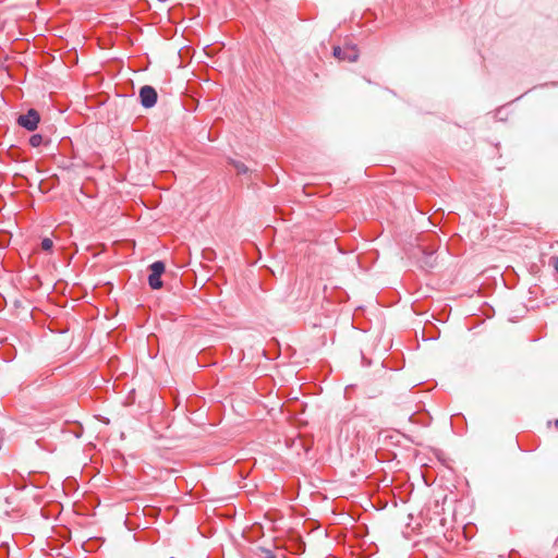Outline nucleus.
Wrapping results in <instances>:
<instances>
[{"instance_id":"423d86ee","label":"nucleus","mask_w":558,"mask_h":558,"mask_svg":"<svg viewBox=\"0 0 558 558\" xmlns=\"http://www.w3.org/2000/svg\"><path fill=\"white\" fill-rule=\"evenodd\" d=\"M44 138L40 134H33L29 138V145L32 147H38L41 145Z\"/></svg>"},{"instance_id":"0eeeda50","label":"nucleus","mask_w":558,"mask_h":558,"mask_svg":"<svg viewBox=\"0 0 558 558\" xmlns=\"http://www.w3.org/2000/svg\"><path fill=\"white\" fill-rule=\"evenodd\" d=\"M40 245H41V248H43L44 251H50V250L52 248V246H53V242H52V240H51V239H49V238H45V239H43V241H41V244H40Z\"/></svg>"},{"instance_id":"6e6552de","label":"nucleus","mask_w":558,"mask_h":558,"mask_svg":"<svg viewBox=\"0 0 558 558\" xmlns=\"http://www.w3.org/2000/svg\"><path fill=\"white\" fill-rule=\"evenodd\" d=\"M555 426L558 428V418L555 421Z\"/></svg>"},{"instance_id":"7ed1b4c3","label":"nucleus","mask_w":558,"mask_h":558,"mask_svg":"<svg viewBox=\"0 0 558 558\" xmlns=\"http://www.w3.org/2000/svg\"><path fill=\"white\" fill-rule=\"evenodd\" d=\"M333 56L339 60L354 62L359 58V52L355 46L335 47Z\"/></svg>"},{"instance_id":"20e7f679","label":"nucleus","mask_w":558,"mask_h":558,"mask_svg":"<svg viewBox=\"0 0 558 558\" xmlns=\"http://www.w3.org/2000/svg\"><path fill=\"white\" fill-rule=\"evenodd\" d=\"M157 92L154 87L145 85L140 89V100L143 107L151 108L157 102Z\"/></svg>"},{"instance_id":"f03ea898","label":"nucleus","mask_w":558,"mask_h":558,"mask_svg":"<svg viewBox=\"0 0 558 558\" xmlns=\"http://www.w3.org/2000/svg\"><path fill=\"white\" fill-rule=\"evenodd\" d=\"M17 122L27 131H34L39 123V114L35 109H29L27 113L19 117Z\"/></svg>"},{"instance_id":"39448f33","label":"nucleus","mask_w":558,"mask_h":558,"mask_svg":"<svg viewBox=\"0 0 558 558\" xmlns=\"http://www.w3.org/2000/svg\"><path fill=\"white\" fill-rule=\"evenodd\" d=\"M230 163L233 166L238 174H245L248 172V168L242 161L231 160Z\"/></svg>"},{"instance_id":"f257e3e1","label":"nucleus","mask_w":558,"mask_h":558,"mask_svg":"<svg viewBox=\"0 0 558 558\" xmlns=\"http://www.w3.org/2000/svg\"><path fill=\"white\" fill-rule=\"evenodd\" d=\"M150 275L148 276V284L151 289L157 290L162 287L161 275L165 271V264L160 260L150 265Z\"/></svg>"}]
</instances>
